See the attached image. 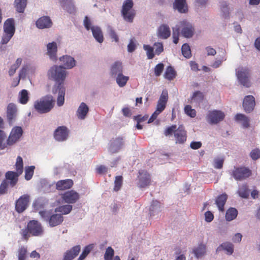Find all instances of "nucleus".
<instances>
[{
	"instance_id": "nucleus-29",
	"label": "nucleus",
	"mask_w": 260,
	"mask_h": 260,
	"mask_svg": "<svg viewBox=\"0 0 260 260\" xmlns=\"http://www.w3.org/2000/svg\"><path fill=\"white\" fill-rule=\"evenodd\" d=\"M228 199V195L225 193H223L218 196L215 200V204L217 205L218 210L220 212L224 211V205Z\"/></svg>"
},
{
	"instance_id": "nucleus-31",
	"label": "nucleus",
	"mask_w": 260,
	"mask_h": 260,
	"mask_svg": "<svg viewBox=\"0 0 260 260\" xmlns=\"http://www.w3.org/2000/svg\"><path fill=\"white\" fill-rule=\"evenodd\" d=\"M123 67L122 62L119 61H116L114 62L110 68V74L112 76L115 77L118 74L122 73Z\"/></svg>"
},
{
	"instance_id": "nucleus-56",
	"label": "nucleus",
	"mask_w": 260,
	"mask_h": 260,
	"mask_svg": "<svg viewBox=\"0 0 260 260\" xmlns=\"http://www.w3.org/2000/svg\"><path fill=\"white\" fill-rule=\"evenodd\" d=\"M221 10L223 12L222 16L227 18L229 16V9L225 2H222L221 5Z\"/></svg>"
},
{
	"instance_id": "nucleus-61",
	"label": "nucleus",
	"mask_w": 260,
	"mask_h": 260,
	"mask_svg": "<svg viewBox=\"0 0 260 260\" xmlns=\"http://www.w3.org/2000/svg\"><path fill=\"white\" fill-rule=\"evenodd\" d=\"M224 162V159L223 158H215L214 160V164L213 166L214 167L217 169H220L223 167V164Z\"/></svg>"
},
{
	"instance_id": "nucleus-51",
	"label": "nucleus",
	"mask_w": 260,
	"mask_h": 260,
	"mask_svg": "<svg viewBox=\"0 0 260 260\" xmlns=\"http://www.w3.org/2000/svg\"><path fill=\"white\" fill-rule=\"evenodd\" d=\"M255 127V123L249 118L245 116V129H248L252 132Z\"/></svg>"
},
{
	"instance_id": "nucleus-6",
	"label": "nucleus",
	"mask_w": 260,
	"mask_h": 260,
	"mask_svg": "<svg viewBox=\"0 0 260 260\" xmlns=\"http://www.w3.org/2000/svg\"><path fill=\"white\" fill-rule=\"evenodd\" d=\"M137 179V185L141 188L149 186L151 182L150 174L147 171L144 170H139Z\"/></svg>"
},
{
	"instance_id": "nucleus-44",
	"label": "nucleus",
	"mask_w": 260,
	"mask_h": 260,
	"mask_svg": "<svg viewBox=\"0 0 260 260\" xmlns=\"http://www.w3.org/2000/svg\"><path fill=\"white\" fill-rule=\"evenodd\" d=\"M93 246V245L90 244L85 247L82 253L79 256L78 260H84L87 255L90 253L91 250L92 249Z\"/></svg>"
},
{
	"instance_id": "nucleus-26",
	"label": "nucleus",
	"mask_w": 260,
	"mask_h": 260,
	"mask_svg": "<svg viewBox=\"0 0 260 260\" xmlns=\"http://www.w3.org/2000/svg\"><path fill=\"white\" fill-rule=\"evenodd\" d=\"M223 250L226 251L227 254L231 255L234 252L233 244L228 242H224L216 248V251L218 253Z\"/></svg>"
},
{
	"instance_id": "nucleus-42",
	"label": "nucleus",
	"mask_w": 260,
	"mask_h": 260,
	"mask_svg": "<svg viewBox=\"0 0 260 260\" xmlns=\"http://www.w3.org/2000/svg\"><path fill=\"white\" fill-rule=\"evenodd\" d=\"M6 138L7 136L5 132L0 129V150H4L8 146L7 141L5 142Z\"/></svg>"
},
{
	"instance_id": "nucleus-45",
	"label": "nucleus",
	"mask_w": 260,
	"mask_h": 260,
	"mask_svg": "<svg viewBox=\"0 0 260 260\" xmlns=\"http://www.w3.org/2000/svg\"><path fill=\"white\" fill-rule=\"evenodd\" d=\"M123 183V177L122 176H117L115 177V179L114 181V190L115 191H118L119 190L121 187Z\"/></svg>"
},
{
	"instance_id": "nucleus-5",
	"label": "nucleus",
	"mask_w": 260,
	"mask_h": 260,
	"mask_svg": "<svg viewBox=\"0 0 260 260\" xmlns=\"http://www.w3.org/2000/svg\"><path fill=\"white\" fill-rule=\"evenodd\" d=\"M41 216L48 222L51 227L60 224L63 221V216L59 213L51 214L50 211H41L39 212Z\"/></svg>"
},
{
	"instance_id": "nucleus-41",
	"label": "nucleus",
	"mask_w": 260,
	"mask_h": 260,
	"mask_svg": "<svg viewBox=\"0 0 260 260\" xmlns=\"http://www.w3.org/2000/svg\"><path fill=\"white\" fill-rule=\"evenodd\" d=\"M27 249L25 246H21L18 250V260H25L27 257Z\"/></svg>"
},
{
	"instance_id": "nucleus-48",
	"label": "nucleus",
	"mask_w": 260,
	"mask_h": 260,
	"mask_svg": "<svg viewBox=\"0 0 260 260\" xmlns=\"http://www.w3.org/2000/svg\"><path fill=\"white\" fill-rule=\"evenodd\" d=\"M144 49L146 51L147 57L148 59H152L154 57V49L149 45H144Z\"/></svg>"
},
{
	"instance_id": "nucleus-59",
	"label": "nucleus",
	"mask_w": 260,
	"mask_h": 260,
	"mask_svg": "<svg viewBox=\"0 0 260 260\" xmlns=\"http://www.w3.org/2000/svg\"><path fill=\"white\" fill-rule=\"evenodd\" d=\"M108 34L110 38L115 42H119V38L115 31L111 27L108 28Z\"/></svg>"
},
{
	"instance_id": "nucleus-24",
	"label": "nucleus",
	"mask_w": 260,
	"mask_h": 260,
	"mask_svg": "<svg viewBox=\"0 0 260 260\" xmlns=\"http://www.w3.org/2000/svg\"><path fill=\"white\" fill-rule=\"evenodd\" d=\"M171 35V31L168 25L166 24H161L158 28L157 36L161 39H166L168 38Z\"/></svg>"
},
{
	"instance_id": "nucleus-30",
	"label": "nucleus",
	"mask_w": 260,
	"mask_h": 260,
	"mask_svg": "<svg viewBox=\"0 0 260 260\" xmlns=\"http://www.w3.org/2000/svg\"><path fill=\"white\" fill-rule=\"evenodd\" d=\"M47 54L52 60L56 59V53L57 51V44L55 42H53L49 43L47 45Z\"/></svg>"
},
{
	"instance_id": "nucleus-37",
	"label": "nucleus",
	"mask_w": 260,
	"mask_h": 260,
	"mask_svg": "<svg viewBox=\"0 0 260 260\" xmlns=\"http://www.w3.org/2000/svg\"><path fill=\"white\" fill-rule=\"evenodd\" d=\"M29 100L28 91L26 89H23L19 93V102L22 104H26Z\"/></svg>"
},
{
	"instance_id": "nucleus-35",
	"label": "nucleus",
	"mask_w": 260,
	"mask_h": 260,
	"mask_svg": "<svg viewBox=\"0 0 260 260\" xmlns=\"http://www.w3.org/2000/svg\"><path fill=\"white\" fill-rule=\"evenodd\" d=\"M237 215V210L234 208H230L226 211L225 214V219L227 221H232L236 218Z\"/></svg>"
},
{
	"instance_id": "nucleus-39",
	"label": "nucleus",
	"mask_w": 260,
	"mask_h": 260,
	"mask_svg": "<svg viewBox=\"0 0 260 260\" xmlns=\"http://www.w3.org/2000/svg\"><path fill=\"white\" fill-rule=\"evenodd\" d=\"M128 79V76H125L122 74V73H121L117 75L116 82L120 87H123L126 85Z\"/></svg>"
},
{
	"instance_id": "nucleus-40",
	"label": "nucleus",
	"mask_w": 260,
	"mask_h": 260,
	"mask_svg": "<svg viewBox=\"0 0 260 260\" xmlns=\"http://www.w3.org/2000/svg\"><path fill=\"white\" fill-rule=\"evenodd\" d=\"M160 203L157 201H153L150 207V214L153 215L154 213L158 212L160 211Z\"/></svg>"
},
{
	"instance_id": "nucleus-10",
	"label": "nucleus",
	"mask_w": 260,
	"mask_h": 260,
	"mask_svg": "<svg viewBox=\"0 0 260 260\" xmlns=\"http://www.w3.org/2000/svg\"><path fill=\"white\" fill-rule=\"evenodd\" d=\"M224 117V113L221 111H210L207 116V120L210 124H217L222 121Z\"/></svg>"
},
{
	"instance_id": "nucleus-58",
	"label": "nucleus",
	"mask_w": 260,
	"mask_h": 260,
	"mask_svg": "<svg viewBox=\"0 0 260 260\" xmlns=\"http://www.w3.org/2000/svg\"><path fill=\"white\" fill-rule=\"evenodd\" d=\"M177 125H172L168 127L164 131V135L166 136H168L172 135L173 133L174 134L175 132L177 130Z\"/></svg>"
},
{
	"instance_id": "nucleus-20",
	"label": "nucleus",
	"mask_w": 260,
	"mask_h": 260,
	"mask_svg": "<svg viewBox=\"0 0 260 260\" xmlns=\"http://www.w3.org/2000/svg\"><path fill=\"white\" fill-rule=\"evenodd\" d=\"M21 174L19 173L13 171H8L5 174V180H6L9 182L10 184V186L12 187H14L17 183L18 180V177Z\"/></svg>"
},
{
	"instance_id": "nucleus-14",
	"label": "nucleus",
	"mask_w": 260,
	"mask_h": 260,
	"mask_svg": "<svg viewBox=\"0 0 260 260\" xmlns=\"http://www.w3.org/2000/svg\"><path fill=\"white\" fill-rule=\"evenodd\" d=\"M124 145L123 138L118 137L110 141L109 151L112 153L118 152Z\"/></svg>"
},
{
	"instance_id": "nucleus-16",
	"label": "nucleus",
	"mask_w": 260,
	"mask_h": 260,
	"mask_svg": "<svg viewBox=\"0 0 260 260\" xmlns=\"http://www.w3.org/2000/svg\"><path fill=\"white\" fill-rule=\"evenodd\" d=\"M68 131L66 126H59L54 132V137L58 141L66 140L68 136Z\"/></svg>"
},
{
	"instance_id": "nucleus-47",
	"label": "nucleus",
	"mask_w": 260,
	"mask_h": 260,
	"mask_svg": "<svg viewBox=\"0 0 260 260\" xmlns=\"http://www.w3.org/2000/svg\"><path fill=\"white\" fill-rule=\"evenodd\" d=\"M35 169V167L33 166L26 167L25 170V179L26 180L31 179L34 175Z\"/></svg>"
},
{
	"instance_id": "nucleus-36",
	"label": "nucleus",
	"mask_w": 260,
	"mask_h": 260,
	"mask_svg": "<svg viewBox=\"0 0 260 260\" xmlns=\"http://www.w3.org/2000/svg\"><path fill=\"white\" fill-rule=\"evenodd\" d=\"M232 175L236 180H241L244 178V168H235Z\"/></svg>"
},
{
	"instance_id": "nucleus-55",
	"label": "nucleus",
	"mask_w": 260,
	"mask_h": 260,
	"mask_svg": "<svg viewBox=\"0 0 260 260\" xmlns=\"http://www.w3.org/2000/svg\"><path fill=\"white\" fill-rule=\"evenodd\" d=\"M164 69V65L162 63L157 64L154 69V74L156 76H159Z\"/></svg>"
},
{
	"instance_id": "nucleus-52",
	"label": "nucleus",
	"mask_w": 260,
	"mask_h": 260,
	"mask_svg": "<svg viewBox=\"0 0 260 260\" xmlns=\"http://www.w3.org/2000/svg\"><path fill=\"white\" fill-rule=\"evenodd\" d=\"M184 112L188 116L191 117H194L196 116V111L192 109L191 106L190 105H186L184 107Z\"/></svg>"
},
{
	"instance_id": "nucleus-28",
	"label": "nucleus",
	"mask_w": 260,
	"mask_h": 260,
	"mask_svg": "<svg viewBox=\"0 0 260 260\" xmlns=\"http://www.w3.org/2000/svg\"><path fill=\"white\" fill-rule=\"evenodd\" d=\"M51 20L48 16L42 17L36 22L37 26L41 29L50 27L51 26Z\"/></svg>"
},
{
	"instance_id": "nucleus-19",
	"label": "nucleus",
	"mask_w": 260,
	"mask_h": 260,
	"mask_svg": "<svg viewBox=\"0 0 260 260\" xmlns=\"http://www.w3.org/2000/svg\"><path fill=\"white\" fill-rule=\"evenodd\" d=\"M73 184V181L71 179L60 180L56 183V189L58 190H67L70 189Z\"/></svg>"
},
{
	"instance_id": "nucleus-34",
	"label": "nucleus",
	"mask_w": 260,
	"mask_h": 260,
	"mask_svg": "<svg viewBox=\"0 0 260 260\" xmlns=\"http://www.w3.org/2000/svg\"><path fill=\"white\" fill-rule=\"evenodd\" d=\"M27 0H15L14 6L18 13H23L26 7Z\"/></svg>"
},
{
	"instance_id": "nucleus-46",
	"label": "nucleus",
	"mask_w": 260,
	"mask_h": 260,
	"mask_svg": "<svg viewBox=\"0 0 260 260\" xmlns=\"http://www.w3.org/2000/svg\"><path fill=\"white\" fill-rule=\"evenodd\" d=\"M182 55L186 58H189L191 57V53L190 47L188 44L185 43L183 44L181 48Z\"/></svg>"
},
{
	"instance_id": "nucleus-8",
	"label": "nucleus",
	"mask_w": 260,
	"mask_h": 260,
	"mask_svg": "<svg viewBox=\"0 0 260 260\" xmlns=\"http://www.w3.org/2000/svg\"><path fill=\"white\" fill-rule=\"evenodd\" d=\"M30 200V196L28 194L20 196L15 203L16 211L19 213L24 212L28 208Z\"/></svg>"
},
{
	"instance_id": "nucleus-50",
	"label": "nucleus",
	"mask_w": 260,
	"mask_h": 260,
	"mask_svg": "<svg viewBox=\"0 0 260 260\" xmlns=\"http://www.w3.org/2000/svg\"><path fill=\"white\" fill-rule=\"evenodd\" d=\"M236 76L240 84L244 85V69L243 68H238L236 69Z\"/></svg>"
},
{
	"instance_id": "nucleus-49",
	"label": "nucleus",
	"mask_w": 260,
	"mask_h": 260,
	"mask_svg": "<svg viewBox=\"0 0 260 260\" xmlns=\"http://www.w3.org/2000/svg\"><path fill=\"white\" fill-rule=\"evenodd\" d=\"M114 255V250L110 246L108 247L106 249L104 254L105 260H112Z\"/></svg>"
},
{
	"instance_id": "nucleus-64",
	"label": "nucleus",
	"mask_w": 260,
	"mask_h": 260,
	"mask_svg": "<svg viewBox=\"0 0 260 260\" xmlns=\"http://www.w3.org/2000/svg\"><path fill=\"white\" fill-rule=\"evenodd\" d=\"M21 235L22 237V238L27 241L28 240L29 237V231L27 227L26 229H23L21 231Z\"/></svg>"
},
{
	"instance_id": "nucleus-9",
	"label": "nucleus",
	"mask_w": 260,
	"mask_h": 260,
	"mask_svg": "<svg viewBox=\"0 0 260 260\" xmlns=\"http://www.w3.org/2000/svg\"><path fill=\"white\" fill-rule=\"evenodd\" d=\"M27 228L29 233L34 236H41L43 235L44 230L41 224L37 220H30L27 223Z\"/></svg>"
},
{
	"instance_id": "nucleus-27",
	"label": "nucleus",
	"mask_w": 260,
	"mask_h": 260,
	"mask_svg": "<svg viewBox=\"0 0 260 260\" xmlns=\"http://www.w3.org/2000/svg\"><path fill=\"white\" fill-rule=\"evenodd\" d=\"M4 30V33L14 35L15 31V28L14 25V20L13 18H9L5 22Z\"/></svg>"
},
{
	"instance_id": "nucleus-62",
	"label": "nucleus",
	"mask_w": 260,
	"mask_h": 260,
	"mask_svg": "<svg viewBox=\"0 0 260 260\" xmlns=\"http://www.w3.org/2000/svg\"><path fill=\"white\" fill-rule=\"evenodd\" d=\"M63 8L70 14H74L76 12V8L73 2L69 3L66 6H65V7H63Z\"/></svg>"
},
{
	"instance_id": "nucleus-4",
	"label": "nucleus",
	"mask_w": 260,
	"mask_h": 260,
	"mask_svg": "<svg viewBox=\"0 0 260 260\" xmlns=\"http://www.w3.org/2000/svg\"><path fill=\"white\" fill-rule=\"evenodd\" d=\"M134 3L133 0H125L121 10V15L124 20L128 22H132L136 15V11L133 9Z\"/></svg>"
},
{
	"instance_id": "nucleus-11",
	"label": "nucleus",
	"mask_w": 260,
	"mask_h": 260,
	"mask_svg": "<svg viewBox=\"0 0 260 260\" xmlns=\"http://www.w3.org/2000/svg\"><path fill=\"white\" fill-rule=\"evenodd\" d=\"M17 115V108L16 105L13 103H9L7 107L6 117L10 125H12L16 119Z\"/></svg>"
},
{
	"instance_id": "nucleus-21",
	"label": "nucleus",
	"mask_w": 260,
	"mask_h": 260,
	"mask_svg": "<svg viewBox=\"0 0 260 260\" xmlns=\"http://www.w3.org/2000/svg\"><path fill=\"white\" fill-rule=\"evenodd\" d=\"M173 8L180 13H186L188 12L186 0H175Z\"/></svg>"
},
{
	"instance_id": "nucleus-38",
	"label": "nucleus",
	"mask_w": 260,
	"mask_h": 260,
	"mask_svg": "<svg viewBox=\"0 0 260 260\" xmlns=\"http://www.w3.org/2000/svg\"><path fill=\"white\" fill-rule=\"evenodd\" d=\"M176 73L174 69L171 66H169L166 69L164 77L169 80H172L175 78Z\"/></svg>"
},
{
	"instance_id": "nucleus-54",
	"label": "nucleus",
	"mask_w": 260,
	"mask_h": 260,
	"mask_svg": "<svg viewBox=\"0 0 260 260\" xmlns=\"http://www.w3.org/2000/svg\"><path fill=\"white\" fill-rule=\"evenodd\" d=\"M203 99L204 95L203 93L199 91H196L192 96V101L196 102H200L203 100Z\"/></svg>"
},
{
	"instance_id": "nucleus-17",
	"label": "nucleus",
	"mask_w": 260,
	"mask_h": 260,
	"mask_svg": "<svg viewBox=\"0 0 260 260\" xmlns=\"http://www.w3.org/2000/svg\"><path fill=\"white\" fill-rule=\"evenodd\" d=\"M255 105V99L253 95L245 96V112L247 113L252 112L254 110Z\"/></svg>"
},
{
	"instance_id": "nucleus-43",
	"label": "nucleus",
	"mask_w": 260,
	"mask_h": 260,
	"mask_svg": "<svg viewBox=\"0 0 260 260\" xmlns=\"http://www.w3.org/2000/svg\"><path fill=\"white\" fill-rule=\"evenodd\" d=\"M15 168L16 172L19 173V174H21L22 173L23 170V163L22 158L20 156H18L17 157L15 164Z\"/></svg>"
},
{
	"instance_id": "nucleus-15",
	"label": "nucleus",
	"mask_w": 260,
	"mask_h": 260,
	"mask_svg": "<svg viewBox=\"0 0 260 260\" xmlns=\"http://www.w3.org/2000/svg\"><path fill=\"white\" fill-rule=\"evenodd\" d=\"M168 100V93L166 89L163 90L157 102L156 111L158 113L162 112L166 108Z\"/></svg>"
},
{
	"instance_id": "nucleus-23",
	"label": "nucleus",
	"mask_w": 260,
	"mask_h": 260,
	"mask_svg": "<svg viewBox=\"0 0 260 260\" xmlns=\"http://www.w3.org/2000/svg\"><path fill=\"white\" fill-rule=\"evenodd\" d=\"M206 249L207 247L206 244L203 242H201L197 246L193 247L192 249V253L197 258H199L205 255Z\"/></svg>"
},
{
	"instance_id": "nucleus-57",
	"label": "nucleus",
	"mask_w": 260,
	"mask_h": 260,
	"mask_svg": "<svg viewBox=\"0 0 260 260\" xmlns=\"http://www.w3.org/2000/svg\"><path fill=\"white\" fill-rule=\"evenodd\" d=\"M250 156L253 160H257L260 158V149L255 148L253 149L250 153Z\"/></svg>"
},
{
	"instance_id": "nucleus-2",
	"label": "nucleus",
	"mask_w": 260,
	"mask_h": 260,
	"mask_svg": "<svg viewBox=\"0 0 260 260\" xmlns=\"http://www.w3.org/2000/svg\"><path fill=\"white\" fill-rule=\"evenodd\" d=\"M180 30L182 35L185 38H191L194 33V28L190 23L186 20L181 21L178 27L173 28V42L175 44H177L178 42Z\"/></svg>"
},
{
	"instance_id": "nucleus-1",
	"label": "nucleus",
	"mask_w": 260,
	"mask_h": 260,
	"mask_svg": "<svg viewBox=\"0 0 260 260\" xmlns=\"http://www.w3.org/2000/svg\"><path fill=\"white\" fill-rule=\"evenodd\" d=\"M49 79L55 82V84L52 88L53 94L58 93L57 99V104L58 106L63 105L64 102V95L66 89L63 86L67 72L61 66H53L47 73Z\"/></svg>"
},
{
	"instance_id": "nucleus-3",
	"label": "nucleus",
	"mask_w": 260,
	"mask_h": 260,
	"mask_svg": "<svg viewBox=\"0 0 260 260\" xmlns=\"http://www.w3.org/2000/svg\"><path fill=\"white\" fill-rule=\"evenodd\" d=\"M55 101L52 95H48L41 98L34 103V107L36 111L44 114L50 112L53 108Z\"/></svg>"
},
{
	"instance_id": "nucleus-12",
	"label": "nucleus",
	"mask_w": 260,
	"mask_h": 260,
	"mask_svg": "<svg viewBox=\"0 0 260 260\" xmlns=\"http://www.w3.org/2000/svg\"><path fill=\"white\" fill-rule=\"evenodd\" d=\"M61 198L66 203L74 204L79 199L80 196L76 191L71 190L61 194Z\"/></svg>"
},
{
	"instance_id": "nucleus-33",
	"label": "nucleus",
	"mask_w": 260,
	"mask_h": 260,
	"mask_svg": "<svg viewBox=\"0 0 260 260\" xmlns=\"http://www.w3.org/2000/svg\"><path fill=\"white\" fill-rule=\"evenodd\" d=\"M73 207L72 205L68 204L62 206H60L55 209L56 213H60L62 215V214H68L70 213L72 210Z\"/></svg>"
},
{
	"instance_id": "nucleus-18",
	"label": "nucleus",
	"mask_w": 260,
	"mask_h": 260,
	"mask_svg": "<svg viewBox=\"0 0 260 260\" xmlns=\"http://www.w3.org/2000/svg\"><path fill=\"white\" fill-rule=\"evenodd\" d=\"M81 250L80 245L73 247L70 250L67 251L63 255L62 260H72L79 253Z\"/></svg>"
},
{
	"instance_id": "nucleus-53",
	"label": "nucleus",
	"mask_w": 260,
	"mask_h": 260,
	"mask_svg": "<svg viewBox=\"0 0 260 260\" xmlns=\"http://www.w3.org/2000/svg\"><path fill=\"white\" fill-rule=\"evenodd\" d=\"M10 185L9 181L4 180L0 185V194H4L7 192V189Z\"/></svg>"
},
{
	"instance_id": "nucleus-22",
	"label": "nucleus",
	"mask_w": 260,
	"mask_h": 260,
	"mask_svg": "<svg viewBox=\"0 0 260 260\" xmlns=\"http://www.w3.org/2000/svg\"><path fill=\"white\" fill-rule=\"evenodd\" d=\"M60 60L62 62L63 69H70L76 65V61L74 58L70 56L65 55L60 58Z\"/></svg>"
},
{
	"instance_id": "nucleus-25",
	"label": "nucleus",
	"mask_w": 260,
	"mask_h": 260,
	"mask_svg": "<svg viewBox=\"0 0 260 260\" xmlns=\"http://www.w3.org/2000/svg\"><path fill=\"white\" fill-rule=\"evenodd\" d=\"M89 111L88 106L84 102L81 103L76 112V115L79 119L83 120Z\"/></svg>"
},
{
	"instance_id": "nucleus-63",
	"label": "nucleus",
	"mask_w": 260,
	"mask_h": 260,
	"mask_svg": "<svg viewBox=\"0 0 260 260\" xmlns=\"http://www.w3.org/2000/svg\"><path fill=\"white\" fill-rule=\"evenodd\" d=\"M13 35L11 34H8L7 33H4L1 43L2 44H6L8 43V42L10 40V39L12 38Z\"/></svg>"
},
{
	"instance_id": "nucleus-32",
	"label": "nucleus",
	"mask_w": 260,
	"mask_h": 260,
	"mask_svg": "<svg viewBox=\"0 0 260 260\" xmlns=\"http://www.w3.org/2000/svg\"><path fill=\"white\" fill-rule=\"evenodd\" d=\"M91 30L95 39L99 43H102L104 41V37L101 28L98 26H92Z\"/></svg>"
},
{
	"instance_id": "nucleus-7",
	"label": "nucleus",
	"mask_w": 260,
	"mask_h": 260,
	"mask_svg": "<svg viewBox=\"0 0 260 260\" xmlns=\"http://www.w3.org/2000/svg\"><path fill=\"white\" fill-rule=\"evenodd\" d=\"M23 129L21 127L14 126L11 130L9 136L7 139V144L12 146L19 141L23 135Z\"/></svg>"
},
{
	"instance_id": "nucleus-13",
	"label": "nucleus",
	"mask_w": 260,
	"mask_h": 260,
	"mask_svg": "<svg viewBox=\"0 0 260 260\" xmlns=\"http://www.w3.org/2000/svg\"><path fill=\"white\" fill-rule=\"evenodd\" d=\"M176 144H183L187 140V132L182 125H180L174 133Z\"/></svg>"
},
{
	"instance_id": "nucleus-60",
	"label": "nucleus",
	"mask_w": 260,
	"mask_h": 260,
	"mask_svg": "<svg viewBox=\"0 0 260 260\" xmlns=\"http://www.w3.org/2000/svg\"><path fill=\"white\" fill-rule=\"evenodd\" d=\"M154 47H155V52L156 55H159L164 51V46L161 43H155Z\"/></svg>"
}]
</instances>
